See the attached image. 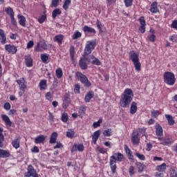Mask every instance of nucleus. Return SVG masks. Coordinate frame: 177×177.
I'll return each mask as SVG.
<instances>
[{"label":"nucleus","mask_w":177,"mask_h":177,"mask_svg":"<svg viewBox=\"0 0 177 177\" xmlns=\"http://www.w3.org/2000/svg\"><path fill=\"white\" fill-rule=\"evenodd\" d=\"M133 100V91L131 88H126L121 95L120 105L123 109L129 107L131 102Z\"/></svg>","instance_id":"nucleus-1"},{"label":"nucleus","mask_w":177,"mask_h":177,"mask_svg":"<svg viewBox=\"0 0 177 177\" xmlns=\"http://www.w3.org/2000/svg\"><path fill=\"white\" fill-rule=\"evenodd\" d=\"M124 160V155L121 153H115L110 157L109 165L112 174H115L117 169V161L121 162Z\"/></svg>","instance_id":"nucleus-2"},{"label":"nucleus","mask_w":177,"mask_h":177,"mask_svg":"<svg viewBox=\"0 0 177 177\" xmlns=\"http://www.w3.org/2000/svg\"><path fill=\"white\" fill-rule=\"evenodd\" d=\"M129 55L130 60L133 63L136 71L138 72L140 71L142 64H140V62H139V53L131 51Z\"/></svg>","instance_id":"nucleus-3"},{"label":"nucleus","mask_w":177,"mask_h":177,"mask_svg":"<svg viewBox=\"0 0 177 177\" xmlns=\"http://www.w3.org/2000/svg\"><path fill=\"white\" fill-rule=\"evenodd\" d=\"M163 80L167 85H175L176 78L172 72H165L163 75Z\"/></svg>","instance_id":"nucleus-4"},{"label":"nucleus","mask_w":177,"mask_h":177,"mask_svg":"<svg viewBox=\"0 0 177 177\" xmlns=\"http://www.w3.org/2000/svg\"><path fill=\"white\" fill-rule=\"evenodd\" d=\"M76 77L77 80H79V81H80V82L84 85V86L89 87L92 85L91 82H89V80H88L86 75L82 74V73L77 72Z\"/></svg>","instance_id":"nucleus-5"},{"label":"nucleus","mask_w":177,"mask_h":177,"mask_svg":"<svg viewBox=\"0 0 177 177\" xmlns=\"http://www.w3.org/2000/svg\"><path fill=\"white\" fill-rule=\"evenodd\" d=\"M158 140L160 142V145L162 146H171L174 143V140L171 135H166L164 138L158 137Z\"/></svg>","instance_id":"nucleus-6"},{"label":"nucleus","mask_w":177,"mask_h":177,"mask_svg":"<svg viewBox=\"0 0 177 177\" xmlns=\"http://www.w3.org/2000/svg\"><path fill=\"white\" fill-rule=\"evenodd\" d=\"M95 41H87V44H86L84 48V55H86V56H88V55H91L92 53V50H93V49H95Z\"/></svg>","instance_id":"nucleus-7"},{"label":"nucleus","mask_w":177,"mask_h":177,"mask_svg":"<svg viewBox=\"0 0 177 177\" xmlns=\"http://www.w3.org/2000/svg\"><path fill=\"white\" fill-rule=\"evenodd\" d=\"M25 177H38V173H37V170L34 169L32 165H29L27 168V172L24 173Z\"/></svg>","instance_id":"nucleus-8"},{"label":"nucleus","mask_w":177,"mask_h":177,"mask_svg":"<svg viewBox=\"0 0 177 177\" xmlns=\"http://www.w3.org/2000/svg\"><path fill=\"white\" fill-rule=\"evenodd\" d=\"M16 82L19 86L20 91H22L24 93V92H26V89H27V82H26L24 77H21L19 80H17Z\"/></svg>","instance_id":"nucleus-9"},{"label":"nucleus","mask_w":177,"mask_h":177,"mask_svg":"<svg viewBox=\"0 0 177 177\" xmlns=\"http://www.w3.org/2000/svg\"><path fill=\"white\" fill-rule=\"evenodd\" d=\"M86 60L88 62V57L84 56L82 58H80V62H79V65L80 68L82 70H86L88 68V64H86Z\"/></svg>","instance_id":"nucleus-10"},{"label":"nucleus","mask_w":177,"mask_h":177,"mask_svg":"<svg viewBox=\"0 0 177 177\" xmlns=\"http://www.w3.org/2000/svg\"><path fill=\"white\" fill-rule=\"evenodd\" d=\"M131 142L133 145H139L140 142V138H139V133L138 131H134L131 136Z\"/></svg>","instance_id":"nucleus-11"},{"label":"nucleus","mask_w":177,"mask_h":177,"mask_svg":"<svg viewBox=\"0 0 177 177\" xmlns=\"http://www.w3.org/2000/svg\"><path fill=\"white\" fill-rule=\"evenodd\" d=\"M87 59L88 63H91V64H95V66H100V64H102L100 62V60H99V59L96 58L93 55H89Z\"/></svg>","instance_id":"nucleus-12"},{"label":"nucleus","mask_w":177,"mask_h":177,"mask_svg":"<svg viewBox=\"0 0 177 177\" xmlns=\"http://www.w3.org/2000/svg\"><path fill=\"white\" fill-rule=\"evenodd\" d=\"M5 49L9 53H12V55H15L16 52H17V47L13 45L10 44H6L5 46Z\"/></svg>","instance_id":"nucleus-13"},{"label":"nucleus","mask_w":177,"mask_h":177,"mask_svg":"<svg viewBox=\"0 0 177 177\" xmlns=\"http://www.w3.org/2000/svg\"><path fill=\"white\" fill-rule=\"evenodd\" d=\"M25 63L26 67H32V58L30 54L25 55Z\"/></svg>","instance_id":"nucleus-14"},{"label":"nucleus","mask_w":177,"mask_h":177,"mask_svg":"<svg viewBox=\"0 0 177 177\" xmlns=\"http://www.w3.org/2000/svg\"><path fill=\"white\" fill-rule=\"evenodd\" d=\"M46 139V136L39 135L35 138V143L39 145V143H44Z\"/></svg>","instance_id":"nucleus-15"},{"label":"nucleus","mask_w":177,"mask_h":177,"mask_svg":"<svg viewBox=\"0 0 177 177\" xmlns=\"http://www.w3.org/2000/svg\"><path fill=\"white\" fill-rule=\"evenodd\" d=\"M84 147L82 144H80L78 145H74L71 149V151H72V153H74V151H77V150H78V151H84Z\"/></svg>","instance_id":"nucleus-16"},{"label":"nucleus","mask_w":177,"mask_h":177,"mask_svg":"<svg viewBox=\"0 0 177 177\" xmlns=\"http://www.w3.org/2000/svg\"><path fill=\"white\" fill-rule=\"evenodd\" d=\"M64 39V36L63 35H58L54 37V42H57L58 45H62L63 44V40Z\"/></svg>","instance_id":"nucleus-17"},{"label":"nucleus","mask_w":177,"mask_h":177,"mask_svg":"<svg viewBox=\"0 0 177 177\" xmlns=\"http://www.w3.org/2000/svg\"><path fill=\"white\" fill-rule=\"evenodd\" d=\"M156 136H158V138H161V136H162V135L164 134L162 131V127L160 124H156Z\"/></svg>","instance_id":"nucleus-18"},{"label":"nucleus","mask_w":177,"mask_h":177,"mask_svg":"<svg viewBox=\"0 0 177 177\" xmlns=\"http://www.w3.org/2000/svg\"><path fill=\"white\" fill-rule=\"evenodd\" d=\"M83 31L84 32H88L89 34H96V30H95V28H91L88 26H84L83 28Z\"/></svg>","instance_id":"nucleus-19"},{"label":"nucleus","mask_w":177,"mask_h":177,"mask_svg":"<svg viewBox=\"0 0 177 177\" xmlns=\"http://www.w3.org/2000/svg\"><path fill=\"white\" fill-rule=\"evenodd\" d=\"M0 41L1 44L5 45L6 44V35H5V32L3 30L0 29Z\"/></svg>","instance_id":"nucleus-20"},{"label":"nucleus","mask_w":177,"mask_h":177,"mask_svg":"<svg viewBox=\"0 0 177 177\" xmlns=\"http://www.w3.org/2000/svg\"><path fill=\"white\" fill-rule=\"evenodd\" d=\"M99 136H100V130H97L93 133L92 140L94 145H96V142H97V139H99Z\"/></svg>","instance_id":"nucleus-21"},{"label":"nucleus","mask_w":177,"mask_h":177,"mask_svg":"<svg viewBox=\"0 0 177 177\" xmlns=\"http://www.w3.org/2000/svg\"><path fill=\"white\" fill-rule=\"evenodd\" d=\"M1 118H2L3 121L5 122V124H6V125H7V127H12V121H10V119L9 118V117L8 115H2Z\"/></svg>","instance_id":"nucleus-22"},{"label":"nucleus","mask_w":177,"mask_h":177,"mask_svg":"<svg viewBox=\"0 0 177 177\" xmlns=\"http://www.w3.org/2000/svg\"><path fill=\"white\" fill-rule=\"evenodd\" d=\"M138 111V104L133 102L130 107V114H135Z\"/></svg>","instance_id":"nucleus-23"},{"label":"nucleus","mask_w":177,"mask_h":177,"mask_svg":"<svg viewBox=\"0 0 177 177\" xmlns=\"http://www.w3.org/2000/svg\"><path fill=\"white\" fill-rule=\"evenodd\" d=\"M56 140H57V133L53 132L51 133L50 137L49 143H50V145H53L54 143H56Z\"/></svg>","instance_id":"nucleus-24"},{"label":"nucleus","mask_w":177,"mask_h":177,"mask_svg":"<svg viewBox=\"0 0 177 177\" xmlns=\"http://www.w3.org/2000/svg\"><path fill=\"white\" fill-rule=\"evenodd\" d=\"M40 91H46V88H48V84H46V80H42L40 81L39 84Z\"/></svg>","instance_id":"nucleus-25"},{"label":"nucleus","mask_w":177,"mask_h":177,"mask_svg":"<svg viewBox=\"0 0 177 177\" xmlns=\"http://www.w3.org/2000/svg\"><path fill=\"white\" fill-rule=\"evenodd\" d=\"M10 157V153L6 150L0 149V158Z\"/></svg>","instance_id":"nucleus-26"},{"label":"nucleus","mask_w":177,"mask_h":177,"mask_svg":"<svg viewBox=\"0 0 177 177\" xmlns=\"http://www.w3.org/2000/svg\"><path fill=\"white\" fill-rule=\"evenodd\" d=\"M157 2H153L151 5L150 12L151 13H157L158 12V7H157Z\"/></svg>","instance_id":"nucleus-27"},{"label":"nucleus","mask_w":177,"mask_h":177,"mask_svg":"<svg viewBox=\"0 0 177 177\" xmlns=\"http://www.w3.org/2000/svg\"><path fill=\"white\" fill-rule=\"evenodd\" d=\"M156 171L158 172H165L167 171V164L166 163H162L160 165H158L156 167Z\"/></svg>","instance_id":"nucleus-28"},{"label":"nucleus","mask_w":177,"mask_h":177,"mask_svg":"<svg viewBox=\"0 0 177 177\" xmlns=\"http://www.w3.org/2000/svg\"><path fill=\"white\" fill-rule=\"evenodd\" d=\"M17 18L19 19V23L20 26H22V27H26V17L21 15H18Z\"/></svg>","instance_id":"nucleus-29"},{"label":"nucleus","mask_w":177,"mask_h":177,"mask_svg":"<svg viewBox=\"0 0 177 177\" xmlns=\"http://www.w3.org/2000/svg\"><path fill=\"white\" fill-rule=\"evenodd\" d=\"M93 96H94L93 91H89L88 93H87V94L85 95V97H84V100L86 103H89V102L91 101V99H93Z\"/></svg>","instance_id":"nucleus-30"},{"label":"nucleus","mask_w":177,"mask_h":177,"mask_svg":"<svg viewBox=\"0 0 177 177\" xmlns=\"http://www.w3.org/2000/svg\"><path fill=\"white\" fill-rule=\"evenodd\" d=\"M165 117L166 120H167L169 125H174V124H175V120H174V117H172V115L165 114Z\"/></svg>","instance_id":"nucleus-31"},{"label":"nucleus","mask_w":177,"mask_h":177,"mask_svg":"<svg viewBox=\"0 0 177 177\" xmlns=\"http://www.w3.org/2000/svg\"><path fill=\"white\" fill-rule=\"evenodd\" d=\"M12 145L15 149H19L20 147V138H16L12 141Z\"/></svg>","instance_id":"nucleus-32"},{"label":"nucleus","mask_w":177,"mask_h":177,"mask_svg":"<svg viewBox=\"0 0 177 177\" xmlns=\"http://www.w3.org/2000/svg\"><path fill=\"white\" fill-rule=\"evenodd\" d=\"M103 135L105 137L110 138L113 136V130L111 129H106L103 131Z\"/></svg>","instance_id":"nucleus-33"},{"label":"nucleus","mask_w":177,"mask_h":177,"mask_svg":"<svg viewBox=\"0 0 177 177\" xmlns=\"http://www.w3.org/2000/svg\"><path fill=\"white\" fill-rule=\"evenodd\" d=\"M5 12L8 15V16H10V17L15 16V12L13 11V8L11 7H7L5 9Z\"/></svg>","instance_id":"nucleus-34"},{"label":"nucleus","mask_w":177,"mask_h":177,"mask_svg":"<svg viewBox=\"0 0 177 177\" xmlns=\"http://www.w3.org/2000/svg\"><path fill=\"white\" fill-rule=\"evenodd\" d=\"M59 15H62V11L60 10V9H55L52 12V17L53 19H56V17H57V16H59Z\"/></svg>","instance_id":"nucleus-35"},{"label":"nucleus","mask_w":177,"mask_h":177,"mask_svg":"<svg viewBox=\"0 0 177 177\" xmlns=\"http://www.w3.org/2000/svg\"><path fill=\"white\" fill-rule=\"evenodd\" d=\"M3 129L0 128V147H3V140H5V137H3Z\"/></svg>","instance_id":"nucleus-36"},{"label":"nucleus","mask_w":177,"mask_h":177,"mask_svg":"<svg viewBox=\"0 0 177 177\" xmlns=\"http://www.w3.org/2000/svg\"><path fill=\"white\" fill-rule=\"evenodd\" d=\"M40 57L41 62H43L44 63H47L48 60H49V55L46 53L41 54Z\"/></svg>","instance_id":"nucleus-37"},{"label":"nucleus","mask_w":177,"mask_h":177,"mask_svg":"<svg viewBox=\"0 0 177 177\" xmlns=\"http://www.w3.org/2000/svg\"><path fill=\"white\" fill-rule=\"evenodd\" d=\"M100 32H103V24H102V22L99 20L97 19L96 23H95Z\"/></svg>","instance_id":"nucleus-38"},{"label":"nucleus","mask_w":177,"mask_h":177,"mask_svg":"<svg viewBox=\"0 0 177 177\" xmlns=\"http://www.w3.org/2000/svg\"><path fill=\"white\" fill-rule=\"evenodd\" d=\"M70 104V99L68 97H65L64 100V102L62 104L63 109H67V106Z\"/></svg>","instance_id":"nucleus-39"},{"label":"nucleus","mask_w":177,"mask_h":177,"mask_svg":"<svg viewBox=\"0 0 177 177\" xmlns=\"http://www.w3.org/2000/svg\"><path fill=\"white\" fill-rule=\"evenodd\" d=\"M75 132H74V131L70 130L69 131H66V137L69 138V139H73V138H75Z\"/></svg>","instance_id":"nucleus-40"},{"label":"nucleus","mask_w":177,"mask_h":177,"mask_svg":"<svg viewBox=\"0 0 177 177\" xmlns=\"http://www.w3.org/2000/svg\"><path fill=\"white\" fill-rule=\"evenodd\" d=\"M55 73H56L57 78L60 79L62 78V77H63V71L62 70L61 68H57Z\"/></svg>","instance_id":"nucleus-41"},{"label":"nucleus","mask_w":177,"mask_h":177,"mask_svg":"<svg viewBox=\"0 0 177 177\" xmlns=\"http://www.w3.org/2000/svg\"><path fill=\"white\" fill-rule=\"evenodd\" d=\"M136 165L138 169V172H143V169H145V165L141 162H137Z\"/></svg>","instance_id":"nucleus-42"},{"label":"nucleus","mask_w":177,"mask_h":177,"mask_svg":"<svg viewBox=\"0 0 177 177\" xmlns=\"http://www.w3.org/2000/svg\"><path fill=\"white\" fill-rule=\"evenodd\" d=\"M62 122H67L68 121V114L67 113H63L62 114Z\"/></svg>","instance_id":"nucleus-43"},{"label":"nucleus","mask_w":177,"mask_h":177,"mask_svg":"<svg viewBox=\"0 0 177 177\" xmlns=\"http://www.w3.org/2000/svg\"><path fill=\"white\" fill-rule=\"evenodd\" d=\"M82 34L80 31H75L73 35V39H78V38H81Z\"/></svg>","instance_id":"nucleus-44"},{"label":"nucleus","mask_w":177,"mask_h":177,"mask_svg":"<svg viewBox=\"0 0 177 177\" xmlns=\"http://www.w3.org/2000/svg\"><path fill=\"white\" fill-rule=\"evenodd\" d=\"M71 3V0H65L63 4V8L64 9V10H67V9H68V6H70Z\"/></svg>","instance_id":"nucleus-45"},{"label":"nucleus","mask_w":177,"mask_h":177,"mask_svg":"<svg viewBox=\"0 0 177 177\" xmlns=\"http://www.w3.org/2000/svg\"><path fill=\"white\" fill-rule=\"evenodd\" d=\"M124 3L125 4L126 8H131L133 3V0H124Z\"/></svg>","instance_id":"nucleus-46"},{"label":"nucleus","mask_w":177,"mask_h":177,"mask_svg":"<svg viewBox=\"0 0 177 177\" xmlns=\"http://www.w3.org/2000/svg\"><path fill=\"white\" fill-rule=\"evenodd\" d=\"M135 156H136V157H138V158H139V160H141L142 161H145V160H146V157L142 153H139L137 152L136 153Z\"/></svg>","instance_id":"nucleus-47"},{"label":"nucleus","mask_w":177,"mask_h":177,"mask_svg":"<svg viewBox=\"0 0 177 177\" xmlns=\"http://www.w3.org/2000/svg\"><path fill=\"white\" fill-rule=\"evenodd\" d=\"M102 119H99L97 122H95L93 124V128H97L100 126V124H102Z\"/></svg>","instance_id":"nucleus-48"},{"label":"nucleus","mask_w":177,"mask_h":177,"mask_svg":"<svg viewBox=\"0 0 177 177\" xmlns=\"http://www.w3.org/2000/svg\"><path fill=\"white\" fill-rule=\"evenodd\" d=\"M140 23V26H146V20H145V17H140L139 19Z\"/></svg>","instance_id":"nucleus-49"},{"label":"nucleus","mask_w":177,"mask_h":177,"mask_svg":"<svg viewBox=\"0 0 177 177\" xmlns=\"http://www.w3.org/2000/svg\"><path fill=\"white\" fill-rule=\"evenodd\" d=\"M169 41L171 42H175V44L177 43V35H173L169 37Z\"/></svg>","instance_id":"nucleus-50"},{"label":"nucleus","mask_w":177,"mask_h":177,"mask_svg":"<svg viewBox=\"0 0 177 177\" xmlns=\"http://www.w3.org/2000/svg\"><path fill=\"white\" fill-rule=\"evenodd\" d=\"M62 0H53L51 3V6L53 8H57L59 6V1Z\"/></svg>","instance_id":"nucleus-51"},{"label":"nucleus","mask_w":177,"mask_h":177,"mask_svg":"<svg viewBox=\"0 0 177 177\" xmlns=\"http://www.w3.org/2000/svg\"><path fill=\"white\" fill-rule=\"evenodd\" d=\"M48 120L50 122H55V116L53 115V113L48 112Z\"/></svg>","instance_id":"nucleus-52"},{"label":"nucleus","mask_w":177,"mask_h":177,"mask_svg":"<svg viewBox=\"0 0 177 177\" xmlns=\"http://www.w3.org/2000/svg\"><path fill=\"white\" fill-rule=\"evenodd\" d=\"M80 89H81V86H80V84H77L75 85V88H74L75 93H80Z\"/></svg>","instance_id":"nucleus-53"},{"label":"nucleus","mask_w":177,"mask_h":177,"mask_svg":"<svg viewBox=\"0 0 177 177\" xmlns=\"http://www.w3.org/2000/svg\"><path fill=\"white\" fill-rule=\"evenodd\" d=\"M75 48H74V46H71L70 48V56H75Z\"/></svg>","instance_id":"nucleus-54"},{"label":"nucleus","mask_w":177,"mask_h":177,"mask_svg":"<svg viewBox=\"0 0 177 177\" xmlns=\"http://www.w3.org/2000/svg\"><path fill=\"white\" fill-rule=\"evenodd\" d=\"M170 177H177L176 170H175L174 169H171Z\"/></svg>","instance_id":"nucleus-55"},{"label":"nucleus","mask_w":177,"mask_h":177,"mask_svg":"<svg viewBox=\"0 0 177 177\" xmlns=\"http://www.w3.org/2000/svg\"><path fill=\"white\" fill-rule=\"evenodd\" d=\"M46 19V16L41 15V17L38 19V21L39 23H40V24H42V23H44Z\"/></svg>","instance_id":"nucleus-56"},{"label":"nucleus","mask_w":177,"mask_h":177,"mask_svg":"<svg viewBox=\"0 0 177 177\" xmlns=\"http://www.w3.org/2000/svg\"><path fill=\"white\" fill-rule=\"evenodd\" d=\"M148 38L150 42H154V41H156V35L154 34L150 35L149 36H148Z\"/></svg>","instance_id":"nucleus-57"},{"label":"nucleus","mask_w":177,"mask_h":177,"mask_svg":"<svg viewBox=\"0 0 177 177\" xmlns=\"http://www.w3.org/2000/svg\"><path fill=\"white\" fill-rule=\"evenodd\" d=\"M152 117H154L155 118L158 117L160 115V111H153L151 112Z\"/></svg>","instance_id":"nucleus-58"},{"label":"nucleus","mask_w":177,"mask_h":177,"mask_svg":"<svg viewBox=\"0 0 177 177\" xmlns=\"http://www.w3.org/2000/svg\"><path fill=\"white\" fill-rule=\"evenodd\" d=\"M45 97L46 99V100H52V94L50 93V92H48L46 93Z\"/></svg>","instance_id":"nucleus-59"},{"label":"nucleus","mask_w":177,"mask_h":177,"mask_svg":"<svg viewBox=\"0 0 177 177\" xmlns=\"http://www.w3.org/2000/svg\"><path fill=\"white\" fill-rule=\"evenodd\" d=\"M124 150L126 151V154H127V155L131 154L132 153V151H131V149L127 145H124Z\"/></svg>","instance_id":"nucleus-60"},{"label":"nucleus","mask_w":177,"mask_h":177,"mask_svg":"<svg viewBox=\"0 0 177 177\" xmlns=\"http://www.w3.org/2000/svg\"><path fill=\"white\" fill-rule=\"evenodd\" d=\"M11 19V23L13 26H17V21L16 19H15V15H12V17H10Z\"/></svg>","instance_id":"nucleus-61"},{"label":"nucleus","mask_w":177,"mask_h":177,"mask_svg":"<svg viewBox=\"0 0 177 177\" xmlns=\"http://www.w3.org/2000/svg\"><path fill=\"white\" fill-rule=\"evenodd\" d=\"M34 46V41H30L28 44H27V49H31Z\"/></svg>","instance_id":"nucleus-62"},{"label":"nucleus","mask_w":177,"mask_h":177,"mask_svg":"<svg viewBox=\"0 0 177 177\" xmlns=\"http://www.w3.org/2000/svg\"><path fill=\"white\" fill-rule=\"evenodd\" d=\"M32 153H39V148L38 147L35 146L33 149H31Z\"/></svg>","instance_id":"nucleus-63"},{"label":"nucleus","mask_w":177,"mask_h":177,"mask_svg":"<svg viewBox=\"0 0 177 177\" xmlns=\"http://www.w3.org/2000/svg\"><path fill=\"white\" fill-rule=\"evenodd\" d=\"M171 27H172V28H175L176 30H177V21L176 20H174L172 22Z\"/></svg>","instance_id":"nucleus-64"}]
</instances>
